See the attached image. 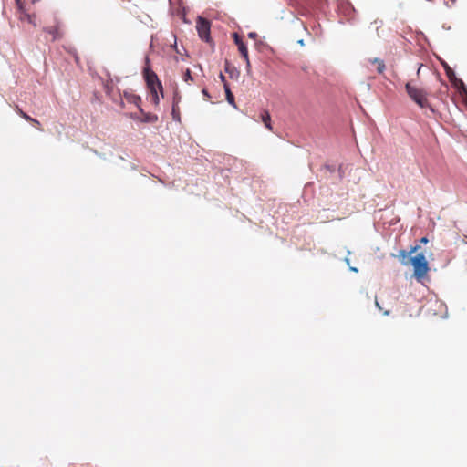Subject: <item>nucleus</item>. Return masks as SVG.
Wrapping results in <instances>:
<instances>
[{
	"label": "nucleus",
	"instance_id": "1",
	"mask_svg": "<svg viewBox=\"0 0 467 467\" xmlns=\"http://www.w3.org/2000/svg\"><path fill=\"white\" fill-rule=\"evenodd\" d=\"M419 249V246H412L409 252L405 250H400L399 252V259L400 263L404 265L411 264L414 268L413 275L419 281L424 278L429 270V264L426 260V257L423 253H419L415 256L410 257V254L416 253Z\"/></svg>",
	"mask_w": 467,
	"mask_h": 467
},
{
	"label": "nucleus",
	"instance_id": "2",
	"mask_svg": "<svg viewBox=\"0 0 467 467\" xmlns=\"http://www.w3.org/2000/svg\"><path fill=\"white\" fill-rule=\"evenodd\" d=\"M143 76L147 84V88L150 92V100L154 105L157 106L160 103L158 92H160L161 97H163L162 84L160 81L157 74L149 67L144 68Z\"/></svg>",
	"mask_w": 467,
	"mask_h": 467
},
{
	"label": "nucleus",
	"instance_id": "3",
	"mask_svg": "<svg viewBox=\"0 0 467 467\" xmlns=\"http://www.w3.org/2000/svg\"><path fill=\"white\" fill-rule=\"evenodd\" d=\"M405 89L410 99L413 100L420 108H431L427 99L428 93L425 89L417 87L412 81L406 83Z\"/></svg>",
	"mask_w": 467,
	"mask_h": 467
},
{
	"label": "nucleus",
	"instance_id": "4",
	"mask_svg": "<svg viewBox=\"0 0 467 467\" xmlns=\"http://www.w3.org/2000/svg\"><path fill=\"white\" fill-rule=\"evenodd\" d=\"M16 3L17 6L18 19L20 21H26L34 26H36V16L31 12L30 7H27L23 0H16Z\"/></svg>",
	"mask_w": 467,
	"mask_h": 467
},
{
	"label": "nucleus",
	"instance_id": "5",
	"mask_svg": "<svg viewBox=\"0 0 467 467\" xmlns=\"http://www.w3.org/2000/svg\"><path fill=\"white\" fill-rule=\"evenodd\" d=\"M54 25L43 28V30L52 36V40H59L64 36L63 23L57 17H53Z\"/></svg>",
	"mask_w": 467,
	"mask_h": 467
},
{
	"label": "nucleus",
	"instance_id": "6",
	"mask_svg": "<svg viewBox=\"0 0 467 467\" xmlns=\"http://www.w3.org/2000/svg\"><path fill=\"white\" fill-rule=\"evenodd\" d=\"M210 22L207 19L202 17H199L196 23V29L198 31L199 36L205 41H209L210 39Z\"/></svg>",
	"mask_w": 467,
	"mask_h": 467
},
{
	"label": "nucleus",
	"instance_id": "7",
	"mask_svg": "<svg viewBox=\"0 0 467 467\" xmlns=\"http://www.w3.org/2000/svg\"><path fill=\"white\" fill-rule=\"evenodd\" d=\"M233 36H234V43L237 45L238 50L241 53L242 57L244 58L246 67L249 68L251 65H250V61H249L247 47L237 33H234Z\"/></svg>",
	"mask_w": 467,
	"mask_h": 467
},
{
	"label": "nucleus",
	"instance_id": "8",
	"mask_svg": "<svg viewBox=\"0 0 467 467\" xmlns=\"http://www.w3.org/2000/svg\"><path fill=\"white\" fill-rule=\"evenodd\" d=\"M260 118L262 122L265 124V128L268 129L269 130H273L271 116L268 110L264 109L260 114Z\"/></svg>",
	"mask_w": 467,
	"mask_h": 467
},
{
	"label": "nucleus",
	"instance_id": "9",
	"mask_svg": "<svg viewBox=\"0 0 467 467\" xmlns=\"http://www.w3.org/2000/svg\"><path fill=\"white\" fill-rule=\"evenodd\" d=\"M368 62H370L373 65H376V71L379 74H383V72L386 69V66L383 60L379 58L369 59Z\"/></svg>",
	"mask_w": 467,
	"mask_h": 467
},
{
	"label": "nucleus",
	"instance_id": "10",
	"mask_svg": "<svg viewBox=\"0 0 467 467\" xmlns=\"http://www.w3.org/2000/svg\"><path fill=\"white\" fill-rule=\"evenodd\" d=\"M224 90H225V94H226V100L228 101V103L230 105H232L233 107H234L236 109L237 106L235 104L234 96L232 93L228 83L224 84Z\"/></svg>",
	"mask_w": 467,
	"mask_h": 467
},
{
	"label": "nucleus",
	"instance_id": "11",
	"mask_svg": "<svg viewBox=\"0 0 467 467\" xmlns=\"http://www.w3.org/2000/svg\"><path fill=\"white\" fill-rule=\"evenodd\" d=\"M452 85L458 88L461 92L467 94V88L464 84V82L460 78H455V80L452 82Z\"/></svg>",
	"mask_w": 467,
	"mask_h": 467
},
{
	"label": "nucleus",
	"instance_id": "12",
	"mask_svg": "<svg viewBox=\"0 0 467 467\" xmlns=\"http://www.w3.org/2000/svg\"><path fill=\"white\" fill-rule=\"evenodd\" d=\"M140 112L143 114V118L141 119L142 122H155L158 119V117L151 113H144L141 109H140Z\"/></svg>",
	"mask_w": 467,
	"mask_h": 467
},
{
	"label": "nucleus",
	"instance_id": "13",
	"mask_svg": "<svg viewBox=\"0 0 467 467\" xmlns=\"http://www.w3.org/2000/svg\"><path fill=\"white\" fill-rule=\"evenodd\" d=\"M171 115L172 119L175 121H181V112L179 105L172 104Z\"/></svg>",
	"mask_w": 467,
	"mask_h": 467
},
{
	"label": "nucleus",
	"instance_id": "14",
	"mask_svg": "<svg viewBox=\"0 0 467 467\" xmlns=\"http://www.w3.org/2000/svg\"><path fill=\"white\" fill-rule=\"evenodd\" d=\"M181 99H182V96H181L178 87L176 86L173 90L172 104L179 105L181 102Z\"/></svg>",
	"mask_w": 467,
	"mask_h": 467
},
{
	"label": "nucleus",
	"instance_id": "15",
	"mask_svg": "<svg viewBox=\"0 0 467 467\" xmlns=\"http://www.w3.org/2000/svg\"><path fill=\"white\" fill-rule=\"evenodd\" d=\"M444 67H445V71H446L447 77L449 78V79L452 83L455 80V78H457L456 76H455L454 71L449 66H447V65Z\"/></svg>",
	"mask_w": 467,
	"mask_h": 467
},
{
	"label": "nucleus",
	"instance_id": "16",
	"mask_svg": "<svg viewBox=\"0 0 467 467\" xmlns=\"http://www.w3.org/2000/svg\"><path fill=\"white\" fill-rule=\"evenodd\" d=\"M182 79L183 81H185L186 83H189L190 81H193V78L192 77V72L189 68H187L183 75H182Z\"/></svg>",
	"mask_w": 467,
	"mask_h": 467
},
{
	"label": "nucleus",
	"instance_id": "17",
	"mask_svg": "<svg viewBox=\"0 0 467 467\" xmlns=\"http://www.w3.org/2000/svg\"><path fill=\"white\" fill-rule=\"evenodd\" d=\"M25 120L30 122V123H37V125H40V122L36 119H33L32 117H30L28 114H26V112H23L21 115H20Z\"/></svg>",
	"mask_w": 467,
	"mask_h": 467
},
{
	"label": "nucleus",
	"instance_id": "18",
	"mask_svg": "<svg viewBox=\"0 0 467 467\" xmlns=\"http://www.w3.org/2000/svg\"><path fill=\"white\" fill-rule=\"evenodd\" d=\"M129 101L131 103H134L136 105H139V103L141 101V99L140 96L137 95H131L129 99Z\"/></svg>",
	"mask_w": 467,
	"mask_h": 467
},
{
	"label": "nucleus",
	"instance_id": "19",
	"mask_svg": "<svg viewBox=\"0 0 467 467\" xmlns=\"http://www.w3.org/2000/svg\"><path fill=\"white\" fill-rule=\"evenodd\" d=\"M15 109L19 115H21L24 112L17 105L15 107Z\"/></svg>",
	"mask_w": 467,
	"mask_h": 467
},
{
	"label": "nucleus",
	"instance_id": "20",
	"mask_svg": "<svg viewBox=\"0 0 467 467\" xmlns=\"http://www.w3.org/2000/svg\"><path fill=\"white\" fill-rule=\"evenodd\" d=\"M202 94L207 98V99H210L211 96L209 95L208 91L206 89H202Z\"/></svg>",
	"mask_w": 467,
	"mask_h": 467
},
{
	"label": "nucleus",
	"instance_id": "21",
	"mask_svg": "<svg viewBox=\"0 0 467 467\" xmlns=\"http://www.w3.org/2000/svg\"><path fill=\"white\" fill-rule=\"evenodd\" d=\"M256 36H257V35H256V33H254V32H251V33H249V34H248V36H249L250 38H255V37H256Z\"/></svg>",
	"mask_w": 467,
	"mask_h": 467
},
{
	"label": "nucleus",
	"instance_id": "22",
	"mask_svg": "<svg viewBox=\"0 0 467 467\" xmlns=\"http://www.w3.org/2000/svg\"><path fill=\"white\" fill-rule=\"evenodd\" d=\"M428 242H429V240H428V238H427V237H422V238L420 239V243H421V244H427Z\"/></svg>",
	"mask_w": 467,
	"mask_h": 467
},
{
	"label": "nucleus",
	"instance_id": "23",
	"mask_svg": "<svg viewBox=\"0 0 467 467\" xmlns=\"http://www.w3.org/2000/svg\"><path fill=\"white\" fill-rule=\"evenodd\" d=\"M220 78H221V79H222V81L223 82V85H224L225 83H227V82H226V80H225V77H224L222 73L220 74Z\"/></svg>",
	"mask_w": 467,
	"mask_h": 467
},
{
	"label": "nucleus",
	"instance_id": "24",
	"mask_svg": "<svg viewBox=\"0 0 467 467\" xmlns=\"http://www.w3.org/2000/svg\"><path fill=\"white\" fill-rule=\"evenodd\" d=\"M34 126H36L39 130H43V129L41 128V124L40 125H37V123H32Z\"/></svg>",
	"mask_w": 467,
	"mask_h": 467
},
{
	"label": "nucleus",
	"instance_id": "25",
	"mask_svg": "<svg viewBox=\"0 0 467 467\" xmlns=\"http://www.w3.org/2000/svg\"><path fill=\"white\" fill-rule=\"evenodd\" d=\"M375 305H376V306H377L379 310H381V306H379V302H378V300H377V299H376V301H375Z\"/></svg>",
	"mask_w": 467,
	"mask_h": 467
},
{
	"label": "nucleus",
	"instance_id": "26",
	"mask_svg": "<svg viewBox=\"0 0 467 467\" xmlns=\"http://www.w3.org/2000/svg\"><path fill=\"white\" fill-rule=\"evenodd\" d=\"M383 314H384L385 316H388V315H389V311H384V313H383Z\"/></svg>",
	"mask_w": 467,
	"mask_h": 467
},
{
	"label": "nucleus",
	"instance_id": "27",
	"mask_svg": "<svg viewBox=\"0 0 467 467\" xmlns=\"http://www.w3.org/2000/svg\"><path fill=\"white\" fill-rule=\"evenodd\" d=\"M420 67H421V66L418 68V70H417V75H419V74H420Z\"/></svg>",
	"mask_w": 467,
	"mask_h": 467
}]
</instances>
